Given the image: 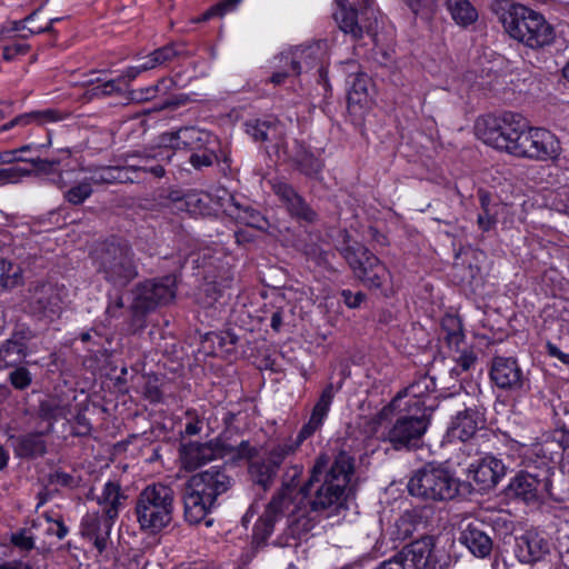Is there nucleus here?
Segmentation results:
<instances>
[{
    "mask_svg": "<svg viewBox=\"0 0 569 569\" xmlns=\"http://www.w3.org/2000/svg\"><path fill=\"white\" fill-rule=\"evenodd\" d=\"M353 472L355 458L349 452L340 450L331 463L328 453L321 452L310 469L308 480L300 486L299 495L303 499L310 497L313 486L321 482L310 501L311 510L316 512L331 508L338 510L347 500L346 489Z\"/></svg>",
    "mask_w": 569,
    "mask_h": 569,
    "instance_id": "nucleus-1",
    "label": "nucleus"
},
{
    "mask_svg": "<svg viewBox=\"0 0 569 569\" xmlns=\"http://www.w3.org/2000/svg\"><path fill=\"white\" fill-rule=\"evenodd\" d=\"M501 21L509 37L526 47V59L533 68H550L553 62L550 48L556 42V30L542 13L525 4L512 3Z\"/></svg>",
    "mask_w": 569,
    "mask_h": 569,
    "instance_id": "nucleus-2",
    "label": "nucleus"
},
{
    "mask_svg": "<svg viewBox=\"0 0 569 569\" xmlns=\"http://www.w3.org/2000/svg\"><path fill=\"white\" fill-rule=\"evenodd\" d=\"M174 157L171 146L161 141L142 150L127 152L114 166L99 167L91 173L96 183H140L166 176V164Z\"/></svg>",
    "mask_w": 569,
    "mask_h": 569,
    "instance_id": "nucleus-3",
    "label": "nucleus"
},
{
    "mask_svg": "<svg viewBox=\"0 0 569 569\" xmlns=\"http://www.w3.org/2000/svg\"><path fill=\"white\" fill-rule=\"evenodd\" d=\"M234 483L224 465L211 466L192 475L184 483L182 500L184 520L189 525L213 522L208 516L220 506V498L228 493Z\"/></svg>",
    "mask_w": 569,
    "mask_h": 569,
    "instance_id": "nucleus-4",
    "label": "nucleus"
},
{
    "mask_svg": "<svg viewBox=\"0 0 569 569\" xmlns=\"http://www.w3.org/2000/svg\"><path fill=\"white\" fill-rule=\"evenodd\" d=\"M92 263L102 279L114 289H126L138 276V262L131 243L111 234L91 251Z\"/></svg>",
    "mask_w": 569,
    "mask_h": 569,
    "instance_id": "nucleus-5",
    "label": "nucleus"
},
{
    "mask_svg": "<svg viewBox=\"0 0 569 569\" xmlns=\"http://www.w3.org/2000/svg\"><path fill=\"white\" fill-rule=\"evenodd\" d=\"M393 415V421L386 433L392 449L397 451H413L422 446L432 416L426 409L407 408L402 406V396L398 393L380 412L381 417Z\"/></svg>",
    "mask_w": 569,
    "mask_h": 569,
    "instance_id": "nucleus-6",
    "label": "nucleus"
},
{
    "mask_svg": "<svg viewBox=\"0 0 569 569\" xmlns=\"http://www.w3.org/2000/svg\"><path fill=\"white\" fill-rule=\"evenodd\" d=\"M174 491L162 482L146 486L138 495L134 503V516L142 532L158 535L173 519Z\"/></svg>",
    "mask_w": 569,
    "mask_h": 569,
    "instance_id": "nucleus-7",
    "label": "nucleus"
},
{
    "mask_svg": "<svg viewBox=\"0 0 569 569\" xmlns=\"http://www.w3.org/2000/svg\"><path fill=\"white\" fill-rule=\"evenodd\" d=\"M407 488L411 496L430 501H449L469 493V485L448 468L431 462L413 471Z\"/></svg>",
    "mask_w": 569,
    "mask_h": 569,
    "instance_id": "nucleus-8",
    "label": "nucleus"
},
{
    "mask_svg": "<svg viewBox=\"0 0 569 569\" xmlns=\"http://www.w3.org/2000/svg\"><path fill=\"white\" fill-rule=\"evenodd\" d=\"M161 141L171 150H186L190 153L188 163L197 171L212 167L220 156V138L198 127H181L161 133Z\"/></svg>",
    "mask_w": 569,
    "mask_h": 569,
    "instance_id": "nucleus-9",
    "label": "nucleus"
},
{
    "mask_svg": "<svg viewBox=\"0 0 569 569\" xmlns=\"http://www.w3.org/2000/svg\"><path fill=\"white\" fill-rule=\"evenodd\" d=\"M461 399L462 409L451 416L445 440L449 443L472 439L477 432L486 428L488 409L479 385L471 386V392L457 393Z\"/></svg>",
    "mask_w": 569,
    "mask_h": 569,
    "instance_id": "nucleus-10",
    "label": "nucleus"
},
{
    "mask_svg": "<svg viewBox=\"0 0 569 569\" xmlns=\"http://www.w3.org/2000/svg\"><path fill=\"white\" fill-rule=\"evenodd\" d=\"M526 129V119L517 112L488 113L477 119L475 131L487 146L515 156L513 146Z\"/></svg>",
    "mask_w": 569,
    "mask_h": 569,
    "instance_id": "nucleus-11",
    "label": "nucleus"
},
{
    "mask_svg": "<svg viewBox=\"0 0 569 569\" xmlns=\"http://www.w3.org/2000/svg\"><path fill=\"white\" fill-rule=\"evenodd\" d=\"M177 277L164 274L139 282L133 291L131 305L132 317L136 321H143L146 316L159 306L168 305L176 298Z\"/></svg>",
    "mask_w": 569,
    "mask_h": 569,
    "instance_id": "nucleus-12",
    "label": "nucleus"
},
{
    "mask_svg": "<svg viewBox=\"0 0 569 569\" xmlns=\"http://www.w3.org/2000/svg\"><path fill=\"white\" fill-rule=\"evenodd\" d=\"M488 375L492 387L508 396L523 398L531 389L530 379L516 357L493 356L490 360Z\"/></svg>",
    "mask_w": 569,
    "mask_h": 569,
    "instance_id": "nucleus-13",
    "label": "nucleus"
},
{
    "mask_svg": "<svg viewBox=\"0 0 569 569\" xmlns=\"http://www.w3.org/2000/svg\"><path fill=\"white\" fill-rule=\"evenodd\" d=\"M446 563L437 556L432 536H423L406 545L389 560L382 561L376 569H445Z\"/></svg>",
    "mask_w": 569,
    "mask_h": 569,
    "instance_id": "nucleus-14",
    "label": "nucleus"
},
{
    "mask_svg": "<svg viewBox=\"0 0 569 569\" xmlns=\"http://www.w3.org/2000/svg\"><path fill=\"white\" fill-rule=\"evenodd\" d=\"M342 256L355 277L370 289H379L389 277L386 264L366 246L353 242L343 248Z\"/></svg>",
    "mask_w": 569,
    "mask_h": 569,
    "instance_id": "nucleus-15",
    "label": "nucleus"
},
{
    "mask_svg": "<svg viewBox=\"0 0 569 569\" xmlns=\"http://www.w3.org/2000/svg\"><path fill=\"white\" fill-rule=\"evenodd\" d=\"M322 41L301 44L287 53H282L280 60L290 63L291 73L299 76L302 71L317 70V82L323 88L325 94L331 92L329 80V63Z\"/></svg>",
    "mask_w": 569,
    "mask_h": 569,
    "instance_id": "nucleus-16",
    "label": "nucleus"
},
{
    "mask_svg": "<svg viewBox=\"0 0 569 569\" xmlns=\"http://www.w3.org/2000/svg\"><path fill=\"white\" fill-rule=\"evenodd\" d=\"M81 349L84 351L82 363L93 375H111L117 369L114 352L111 350L112 339L96 328L83 331L79 336Z\"/></svg>",
    "mask_w": 569,
    "mask_h": 569,
    "instance_id": "nucleus-17",
    "label": "nucleus"
},
{
    "mask_svg": "<svg viewBox=\"0 0 569 569\" xmlns=\"http://www.w3.org/2000/svg\"><path fill=\"white\" fill-rule=\"evenodd\" d=\"M67 114L56 108H47L42 110H32L16 116L8 122L0 127V131H8L18 129V134H29L33 130L41 131L44 134L43 142H31L30 144L21 147L18 152L23 153L31 148H47L51 144L50 132L44 128L48 123H56L64 120Z\"/></svg>",
    "mask_w": 569,
    "mask_h": 569,
    "instance_id": "nucleus-18",
    "label": "nucleus"
},
{
    "mask_svg": "<svg viewBox=\"0 0 569 569\" xmlns=\"http://www.w3.org/2000/svg\"><path fill=\"white\" fill-rule=\"evenodd\" d=\"M519 144L513 146L515 157L546 161L557 159L560 154V141L550 130L538 127L523 129L517 137Z\"/></svg>",
    "mask_w": 569,
    "mask_h": 569,
    "instance_id": "nucleus-19",
    "label": "nucleus"
},
{
    "mask_svg": "<svg viewBox=\"0 0 569 569\" xmlns=\"http://www.w3.org/2000/svg\"><path fill=\"white\" fill-rule=\"evenodd\" d=\"M280 442L263 449L254 459L248 462L247 471L253 486L268 491L274 483L286 459L292 456Z\"/></svg>",
    "mask_w": 569,
    "mask_h": 569,
    "instance_id": "nucleus-20",
    "label": "nucleus"
},
{
    "mask_svg": "<svg viewBox=\"0 0 569 569\" xmlns=\"http://www.w3.org/2000/svg\"><path fill=\"white\" fill-rule=\"evenodd\" d=\"M497 520L475 518L461 526L458 541L473 557L489 559L495 549Z\"/></svg>",
    "mask_w": 569,
    "mask_h": 569,
    "instance_id": "nucleus-21",
    "label": "nucleus"
},
{
    "mask_svg": "<svg viewBox=\"0 0 569 569\" xmlns=\"http://www.w3.org/2000/svg\"><path fill=\"white\" fill-rule=\"evenodd\" d=\"M506 473V466L501 459H498L492 453H485L472 459L466 469L469 485V492L471 490L477 492H485L493 487L501 480Z\"/></svg>",
    "mask_w": 569,
    "mask_h": 569,
    "instance_id": "nucleus-22",
    "label": "nucleus"
},
{
    "mask_svg": "<svg viewBox=\"0 0 569 569\" xmlns=\"http://www.w3.org/2000/svg\"><path fill=\"white\" fill-rule=\"evenodd\" d=\"M66 297L64 286L41 284L29 303L30 313L39 321L51 323L60 319L66 308Z\"/></svg>",
    "mask_w": 569,
    "mask_h": 569,
    "instance_id": "nucleus-23",
    "label": "nucleus"
},
{
    "mask_svg": "<svg viewBox=\"0 0 569 569\" xmlns=\"http://www.w3.org/2000/svg\"><path fill=\"white\" fill-rule=\"evenodd\" d=\"M507 489L510 496L527 505L542 502L547 498L558 500L552 491V481H547L525 469L510 479Z\"/></svg>",
    "mask_w": 569,
    "mask_h": 569,
    "instance_id": "nucleus-24",
    "label": "nucleus"
},
{
    "mask_svg": "<svg viewBox=\"0 0 569 569\" xmlns=\"http://www.w3.org/2000/svg\"><path fill=\"white\" fill-rule=\"evenodd\" d=\"M551 446L552 442L537 443L532 447L521 445L520 465L525 470L547 481H552L556 467L561 460L563 451H556Z\"/></svg>",
    "mask_w": 569,
    "mask_h": 569,
    "instance_id": "nucleus-25",
    "label": "nucleus"
},
{
    "mask_svg": "<svg viewBox=\"0 0 569 569\" xmlns=\"http://www.w3.org/2000/svg\"><path fill=\"white\" fill-rule=\"evenodd\" d=\"M402 406L407 408L426 409V413L432 416L439 406L440 392L437 389L436 378L429 373L417 375L412 382L400 391Z\"/></svg>",
    "mask_w": 569,
    "mask_h": 569,
    "instance_id": "nucleus-26",
    "label": "nucleus"
},
{
    "mask_svg": "<svg viewBox=\"0 0 569 569\" xmlns=\"http://www.w3.org/2000/svg\"><path fill=\"white\" fill-rule=\"evenodd\" d=\"M84 81L82 97L86 101H93L109 97H124L128 92L129 82L123 72L112 77L109 70H93Z\"/></svg>",
    "mask_w": 569,
    "mask_h": 569,
    "instance_id": "nucleus-27",
    "label": "nucleus"
},
{
    "mask_svg": "<svg viewBox=\"0 0 569 569\" xmlns=\"http://www.w3.org/2000/svg\"><path fill=\"white\" fill-rule=\"evenodd\" d=\"M553 545L543 531L527 530L516 537L513 553L523 565H535L550 557Z\"/></svg>",
    "mask_w": 569,
    "mask_h": 569,
    "instance_id": "nucleus-28",
    "label": "nucleus"
},
{
    "mask_svg": "<svg viewBox=\"0 0 569 569\" xmlns=\"http://www.w3.org/2000/svg\"><path fill=\"white\" fill-rule=\"evenodd\" d=\"M272 191L292 219L305 224L317 222L319 218L318 212L292 184L283 180H274L272 182Z\"/></svg>",
    "mask_w": 569,
    "mask_h": 569,
    "instance_id": "nucleus-29",
    "label": "nucleus"
},
{
    "mask_svg": "<svg viewBox=\"0 0 569 569\" xmlns=\"http://www.w3.org/2000/svg\"><path fill=\"white\" fill-rule=\"evenodd\" d=\"M336 7L333 18L341 31L350 34L355 40L361 39L366 33L373 44H377L378 34L373 29L377 21H368V23L361 24L358 9L349 0H336Z\"/></svg>",
    "mask_w": 569,
    "mask_h": 569,
    "instance_id": "nucleus-30",
    "label": "nucleus"
},
{
    "mask_svg": "<svg viewBox=\"0 0 569 569\" xmlns=\"http://www.w3.org/2000/svg\"><path fill=\"white\" fill-rule=\"evenodd\" d=\"M302 471L301 465H293L287 470L281 487L266 506L264 513L278 519L293 503L299 493Z\"/></svg>",
    "mask_w": 569,
    "mask_h": 569,
    "instance_id": "nucleus-31",
    "label": "nucleus"
},
{
    "mask_svg": "<svg viewBox=\"0 0 569 569\" xmlns=\"http://www.w3.org/2000/svg\"><path fill=\"white\" fill-rule=\"evenodd\" d=\"M349 86L347 92V111L353 124H360L365 120V116L370 108L369 84L370 78L367 73L353 77L347 80Z\"/></svg>",
    "mask_w": 569,
    "mask_h": 569,
    "instance_id": "nucleus-32",
    "label": "nucleus"
},
{
    "mask_svg": "<svg viewBox=\"0 0 569 569\" xmlns=\"http://www.w3.org/2000/svg\"><path fill=\"white\" fill-rule=\"evenodd\" d=\"M114 523L116 520L109 519L99 511L87 513L80 522L81 535L83 538L92 541L98 553L102 555L108 548Z\"/></svg>",
    "mask_w": 569,
    "mask_h": 569,
    "instance_id": "nucleus-33",
    "label": "nucleus"
},
{
    "mask_svg": "<svg viewBox=\"0 0 569 569\" xmlns=\"http://www.w3.org/2000/svg\"><path fill=\"white\" fill-rule=\"evenodd\" d=\"M46 431H29L9 437L10 445L17 458L33 460L43 457L48 452Z\"/></svg>",
    "mask_w": 569,
    "mask_h": 569,
    "instance_id": "nucleus-34",
    "label": "nucleus"
},
{
    "mask_svg": "<svg viewBox=\"0 0 569 569\" xmlns=\"http://www.w3.org/2000/svg\"><path fill=\"white\" fill-rule=\"evenodd\" d=\"M223 212L236 223L257 230H264L269 226L261 211L253 208L248 200L240 201L234 196H230Z\"/></svg>",
    "mask_w": 569,
    "mask_h": 569,
    "instance_id": "nucleus-35",
    "label": "nucleus"
},
{
    "mask_svg": "<svg viewBox=\"0 0 569 569\" xmlns=\"http://www.w3.org/2000/svg\"><path fill=\"white\" fill-rule=\"evenodd\" d=\"M179 457L184 470L194 471L216 459L217 448L211 442L190 441L181 446Z\"/></svg>",
    "mask_w": 569,
    "mask_h": 569,
    "instance_id": "nucleus-36",
    "label": "nucleus"
},
{
    "mask_svg": "<svg viewBox=\"0 0 569 569\" xmlns=\"http://www.w3.org/2000/svg\"><path fill=\"white\" fill-rule=\"evenodd\" d=\"M126 500L127 496L120 483L108 480L102 487L101 495L97 498V503L101 507V513L109 519L117 520Z\"/></svg>",
    "mask_w": 569,
    "mask_h": 569,
    "instance_id": "nucleus-37",
    "label": "nucleus"
},
{
    "mask_svg": "<svg viewBox=\"0 0 569 569\" xmlns=\"http://www.w3.org/2000/svg\"><path fill=\"white\" fill-rule=\"evenodd\" d=\"M295 168L310 179H318L323 170V160L316 156L303 142L296 141V150L292 156Z\"/></svg>",
    "mask_w": 569,
    "mask_h": 569,
    "instance_id": "nucleus-38",
    "label": "nucleus"
},
{
    "mask_svg": "<svg viewBox=\"0 0 569 569\" xmlns=\"http://www.w3.org/2000/svg\"><path fill=\"white\" fill-rule=\"evenodd\" d=\"M43 14L42 9H37L28 14L26 18L13 22V30L20 33V37L26 39L28 36L40 34V33H53L56 30L53 24L60 22L63 18H46L43 23H40L41 16Z\"/></svg>",
    "mask_w": 569,
    "mask_h": 569,
    "instance_id": "nucleus-39",
    "label": "nucleus"
},
{
    "mask_svg": "<svg viewBox=\"0 0 569 569\" xmlns=\"http://www.w3.org/2000/svg\"><path fill=\"white\" fill-rule=\"evenodd\" d=\"M27 338L22 332L14 331L0 346V370L19 365L28 355Z\"/></svg>",
    "mask_w": 569,
    "mask_h": 569,
    "instance_id": "nucleus-40",
    "label": "nucleus"
},
{
    "mask_svg": "<svg viewBox=\"0 0 569 569\" xmlns=\"http://www.w3.org/2000/svg\"><path fill=\"white\" fill-rule=\"evenodd\" d=\"M176 208L192 218L207 217L213 213L212 199L207 192L191 191L176 200Z\"/></svg>",
    "mask_w": 569,
    "mask_h": 569,
    "instance_id": "nucleus-41",
    "label": "nucleus"
},
{
    "mask_svg": "<svg viewBox=\"0 0 569 569\" xmlns=\"http://www.w3.org/2000/svg\"><path fill=\"white\" fill-rule=\"evenodd\" d=\"M157 69L168 68L172 62H180L193 54L183 40L171 41L151 51Z\"/></svg>",
    "mask_w": 569,
    "mask_h": 569,
    "instance_id": "nucleus-42",
    "label": "nucleus"
},
{
    "mask_svg": "<svg viewBox=\"0 0 569 569\" xmlns=\"http://www.w3.org/2000/svg\"><path fill=\"white\" fill-rule=\"evenodd\" d=\"M239 337L231 329L221 331H210L203 336L202 345L203 348H210L209 355L217 356L219 353H231L236 345L238 343Z\"/></svg>",
    "mask_w": 569,
    "mask_h": 569,
    "instance_id": "nucleus-43",
    "label": "nucleus"
},
{
    "mask_svg": "<svg viewBox=\"0 0 569 569\" xmlns=\"http://www.w3.org/2000/svg\"><path fill=\"white\" fill-rule=\"evenodd\" d=\"M244 131L256 142H272L277 138L279 123L277 119H248L243 123Z\"/></svg>",
    "mask_w": 569,
    "mask_h": 569,
    "instance_id": "nucleus-44",
    "label": "nucleus"
},
{
    "mask_svg": "<svg viewBox=\"0 0 569 569\" xmlns=\"http://www.w3.org/2000/svg\"><path fill=\"white\" fill-rule=\"evenodd\" d=\"M445 6L453 22L467 29L479 18L478 10L470 0H446Z\"/></svg>",
    "mask_w": 569,
    "mask_h": 569,
    "instance_id": "nucleus-45",
    "label": "nucleus"
},
{
    "mask_svg": "<svg viewBox=\"0 0 569 569\" xmlns=\"http://www.w3.org/2000/svg\"><path fill=\"white\" fill-rule=\"evenodd\" d=\"M440 327L443 332V341L446 345L450 349L459 351L466 339L461 318L458 315L446 313L441 318Z\"/></svg>",
    "mask_w": 569,
    "mask_h": 569,
    "instance_id": "nucleus-46",
    "label": "nucleus"
},
{
    "mask_svg": "<svg viewBox=\"0 0 569 569\" xmlns=\"http://www.w3.org/2000/svg\"><path fill=\"white\" fill-rule=\"evenodd\" d=\"M325 421H326L325 417L311 411V415H310L308 421L302 425L297 437L295 439L288 438L284 441H281L280 443L284 448L289 447L290 450H288V451L291 455H295L296 451L300 448V446L306 440L310 439L317 431H319L322 428Z\"/></svg>",
    "mask_w": 569,
    "mask_h": 569,
    "instance_id": "nucleus-47",
    "label": "nucleus"
},
{
    "mask_svg": "<svg viewBox=\"0 0 569 569\" xmlns=\"http://www.w3.org/2000/svg\"><path fill=\"white\" fill-rule=\"evenodd\" d=\"M223 290L216 283H207L204 288L198 293L197 302L199 306L207 310L210 316H214L220 307L223 306Z\"/></svg>",
    "mask_w": 569,
    "mask_h": 569,
    "instance_id": "nucleus-48",
    "label": "nucleus"
},
{
    "mask_svg": "<svg viewBox=\"0 0 569 569\" xmlns=\"http://www.w3.org/2000/svg\"><path fill=\"white\" fill-rule=\"evenodd\" d=\"M553 422V440L559 449L566 451L569 449V408L559 407L558 409H556Z\"/></svg>",
    "mask_w": 569,
    "mask_h": 569,
    "instance_id": "nucleus-49",
    "label": "nucleus"
},
{
    "mask_svg": "<svg viewBox=\"0 0 569 569\" xmlns=\"http://www.w3.org/2000/svg\"><path fill=\"white\" fill-rule=\"evenodd\" d=\"M18 167L20 169L26 170V177L30 176L32 173L36 174H50L53 173L60 162L58 160H49V159H42L40 157L36 158H23L22 156L17 158Z\"/></svg>",
    "mask_w": 569,
    "mask_h": 569,
    "instance_id": "nucleus-50",
    "label": "nucleus"
},
{
    "mask_svg": "<svg viewBox=\"0 0 569 569\" xmlns=\"http://www.w3.org/2000/svg\"><path fill=\"white\" fill-rule=\"evenodd\" d=\"M92 184H97L90 178H86L84 180L71 186L70 188L63 191V199L66 202L72 206H80L87 199H89L93 193Z\"/></svg>",
    "mask_w": 569,
    "mask_h": 569,
    "instance_id": "nucleus-51",
    "label": "nucleus"
},
{
    "mask_svg": "<svg viewBox=\"0 0 569 569\" xmlns=\"http://www.w3.org/2000/svg\"><path fill=\"white\" fill-rule=\"evenodd\" d=\"M241 1L242 0H221L212 4L199 16L192 18L191 22L201 23L207 22L213 18H222L227 13L234 11Z\"/></svg>",
    "mask_w": 569,
    "mask_h": 569,
    "instance_id": "nucleus-52",
    "label": "nucleus"
},
{
    "mask_svg": "<svg viewBox=\"0 0 569 569\" xmlns=\"http://www.w3.org/2000/svg\"><path fill=\"white\" fill-rule=\"evenodd\" d=\"M278 519L263 512L253 525L252 540L258 546L267 543L274 530V525Z\"/></svg>",
    "mask_w": 569,
    "mask_h": 569,
    "instance_id": "nucleus-53",
    "label": "nucleus"
},
{
    "mask_svg": "<svg viewBox=\"0 0 569 569\" xmlns=\"http://www.w3.org/2000/svg\"><path fill=\"white\" fill-rule=\"evenodd\" d=\"M401 2L415 17L431 20L438 10L439 0H401Z\"/></svg>",
    "mask_w": 569,
    "mask_h": 569,
    "instance_id": "nucleus-54",
    "label": "nucleus"
},
{
    "mask_svg": "<svg viewBox=\"0 0 569 569\" xmlns=\"http://www.w3.org/2000/svg\"><path fill=\"white\" fill-rule=\"evenodd\" d=\"M62 408L52 400H42L38 408V418L46 422L47 426L43 431L50 433L53 431V425L58 421Z\"/></svg>",
    "mask_w": 569,
    "mask_h": 569,
    "instance_id": "nucleus-55",
    "label": "nucleus"
},
{
    "mask_svg": "<svg viewBox=\"0 0 569 569\" xmlns=\"http://www.w3.org/2000/svg\"><path fill=\"white\" fill-rule=\"evenodd\" d=\"M478 361V357L472 349H463L455 358V366L450 370L451 377L458 378L463 372H469L475 369Z\"/></svg>",
    "mask_w": 569,
    "mask_h": 569,
    "instance_id": "nucleus-56",
    "label": "nucleus"
},
{
    "mask_svg": "<svg viewBox=\"0 0 569 569\" xmlns=\"http://www.w3.org/2000/svg\"><path fill=\"white\" fill-rule=\"evenodd\" d=\"M0 289H8L13 284V281L11 280L13 264L7 256L11 252V246L7 243L6 240L0 246Z\"/></svg>",
    "mask_w": 569,
    "mask_h": 569,
    "instance_id": "nucleus-57",
    "label": "nucleus"
},
{
    "mask_svg": "<svg viewBox=\"0 0 569 569\" xmlns=\"http://www.w3.org/2000/svg\"><path fill=\"white\" fill-rule=\"evenodd\" d=\"M157 69L151 52L136 60V64L127 67L122 72L130 83L140 73Z\"/></svg>",
    "mask_w": 569,
    "mask_h": 569,
    "instance_id": "nucleus-58",
    "label": "nucleus"
},
{
    "mask_svg": "<svg viewBox=\"0 0 569 569\" xmlns=\"http://www.w3.org/2000/svg\"><path fill=\"white\" fill-rule=\"evenodd\" d=\"M336 389L332 382L326 385L311 411L319 413L327 419L330 407L333 402Z\"/></svg>",
    "mask_w": 569,
    "mask_h": 569,
    "instance_id": "nucleus-59",
    "label": "nucleus"
},
{
    "mask_svg": "<svg viewBox=\"0 0 569 569\" xmlns=\"http://www.w3.org/2000/svg\"><path fill=\"white\" fill-rule=\"evenodd\" d=\"M10 543L23 552H29L36 548L34 537L27 528H20L10 536Z\"/></svg>",
    "mask_w": 569,
    "mask_h": 569,
    "instance_id": "nucleus-60",
    "label": "nucleus"
},
{
    "mask_svg": "<svg viewBox=\"0 0 569 569\" xmlns=\"http://www.w3.org/2000/svg\"><path fill=\"white\" fill-rule=\"evenodd\" d=\"M31 47L23 40H14L2 48L1 60L11 62L29 53Z\"/></svg>",
    "mask_w": 569,
    "mask_h": 569,
    "instance_id": "nucleus-61",
    "label": "nucleus"
},
{
    "mask_svg": "<svg viewBox=\"0 0 569 569\" xmlns=\"http://www.w3.org/2000/svg\"><path fill=\"white\" fill-rule=\"evenodd\" d=\"M9 382L16 390H26L32 382L31 372L26 367H16L9 373Z\"/></svg>",
    "mask_w": 569,
    "mask_h": 569,
    "instance_id": "nucleus-62",
    "label": "nucleus"
},
{
    "mask_svg": "<svg viewBox=\"0 0 569 569\" xmlns=\"http://www.w3.org/2000/svg\"><path fill=\"white\" fill-rule=\"evenodd\" d=\"M70 423V435L73 437H87L91 433L92 426L84 413L78 412Z\"/></svg>",
    "mask_w": 569,
    "mask_h": 569,
    "instance_id": "nucleus-63",
    "label": "nucleus"
},
{
    "mask_svg": "<svg viewBox=\"0 0 569 569\" xmlns=\"http://www.w3.org/2000/svg\"><path fill=\"white\" fill-rule=\"evenodd\" d=\"M26 170L20 169L17 162L0 168V187L7 183H17L26 177Z\"/></svg>",
    "mask_w": 569,
    "mask_h": 569,
    "instance_id": "nucleus-64",
    "label": "nucleus"
}]
</instances>
